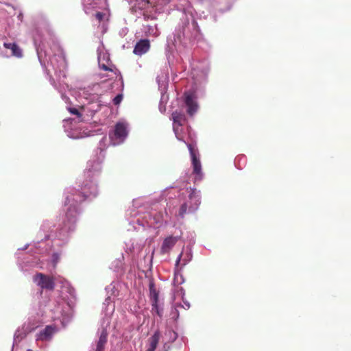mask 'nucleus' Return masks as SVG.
Wrapping results in <instances>:
<instances>
[{"instance_id": "9", "label": "nucleus", "mask_w": 351, "mask_h": 351, "mask_svg": "<svg viewBox=\"0 0 351 351\" xmlns=\"http://www.w3.org/2000/svg\"><path fill=\"white\" fill-rule=\"evenodd\" d=\"M185 104L188 108L187 112L189 114L193 115L197 111V105L193 100L191 95H189L186 96Z\"/></svg>"}, {"instance_id": "18", "label": "nucleus", "mask_w": 351, "mask_h": 351, "mask_svg": "<svg viewBox=\"0 0 351 351\" xmlns=\"http://www.w3.org/2000/svg\"><path fill=\"white\" fill-rule=\"evenodd\" d=\"M187 147L189 148L191 158H193L194 156H197L193 145L189 143L187 144Z\"/></svg>"}, {"instance_id": "15", "label": "nucleus", "mask_w": 351, "mask_h": 351, "mask_svg": "<svg viewBox=\"0 0 351 351\" xmlns=\"http://www.w3.org/2000/svg\"><path fill=\"white\" fill-rule=\"evenodd\" d=\"M187 204L186 203H184L181 205L180 210H179V215L181 217H184V215L186 213L187 210Z\"/></svg>"}, {"instance_id": "6", "label": "nucleus", "mask_w": 351, "mask_h": 351, "mask_svg": "<svg viewBox=\"0 0 351 351\" xmlns=\"http://www.w3.org/2000/svg\"><path fill=\"white\" fill-rule=\"evenodd\" d=\"M56 331V328L52 326H47L45 329L40 332L38 339L45 341L49 340Z\"/></svg>"}, {"instance_id": "19", "label": "nucleus", "mask_w": 351, "mask_h": 351, "mask_svg": "<svg viewBox=\"0 0 351 351\" xmlns=\"http://www.w3.org/2000/svg\"><path fill=\"white\" fill-rule=\"evenodd\" d=\"M104 15L105 14L104 13H102L101 12H97L95 14V16L97 19V20H98L99 22H101L104 19Z\"/></svg>"}, {"instance_id": "1", "label": "nucleus", "mask_w": 351, "mask_h": 351, "mask_svg": "<svg viewBox=\"0 0 351 351\" xmlns=\"http://www.w3.org/2000/svg\"><path fill=\"white\" fill-rule=\"evenodd\" d=\"M34 281L43 289L53 291L55 288V279L53 276L38 273L34 276Z\"/></svg>"}, {"instance_id": "20", "label": "nucleus", "mask_w": 351, "mask_h": 351, "mask_svg": "<svg viewBox=\"0 0 351 351\" xmlns=\"http://www.w3.org/2000/svg\"><path fill=\"white\" fill-rule=\"evenodd\" d=\"M143 18L145 21H148V20H153L155 19L154 16H153L152 15L149 14L147 11H145L143 12Z\"/></svg>"}, {"instance_id": "22", "label": "nucleus", "mask_w": 351, "mask_h": 351, "mask_svg": "<svg viewBox=\"0 0 351 351\" xmlns=\"http://www.w3.org/2000/svg\"><path fill=\"white\" fill-rule=\"evenodd\" d=\"M83 193H84V196L86 197L88 196L89 195L92 194L93 191H86V186H84V187L83 189Z\"/></svg>"}, {"instance_id": "8", "label": "nucleus", "mask_w": 351, "mask_h": 351, "mask_svg": "<svg viewBox=\"0 0 351 351\" xmlns=\"http://www.w3.org/2000/svg\"><path fill=\"white\" fill-rule=\"evenodd\" d=\"M3 46L6 49H9L12 51V55L17 58H21L23 56V52L21 49L16 43H4Z\"/></svg>"}, {"instance_id": "23", "label": "nucleus", "mask_w": 351, "mask_h": 351, "mask_svg": "<svg viewBox=\"0 0 351 351\" xmlns=\"http://www.w3.org/2000/svg\"><path fill=\"white\" fill-rule=\"evenodd\" d=\"M101 67V69H102L103 70H104V71H112V69H110L108 66H106V65H105V64H102Z\"/></svg>"}, {"instance_id": "16", "label": "nucleus", "mask_w": 351, "mask_h": 351, "mask_svg": "<svg viewBox=\"0 0 351 351\" xmlns=\"http://www.w3.org/2000/svg\"><path fill=\"white\" fill-rule=\"evenodd\" d=\"M123 99V95L122 94H118L114 99H113V104L114 105H119Z\"/></svg>"}, {"instance_id": "26", "label": "nucleus", "mask_w": 351, "mask_h": 351, "mask_svg": "<svg viewBox=\"0 0 351 351\" xmlns=\"http://www.w3.org/2000/svg\"><path fill=\"white\" fill-rule=\"evenodd\" d=\"M90 188H92V189H95V186H94V185H92V186H90Z\"/></svg>"}, {"instance_id": "14", "label": "nucleus", "mask_w": 351, "mask_h": 351, "mask_svg": "<svg viewBox=\"0 0 351 351\" xmlns=\"http://www.w3.org/2000/svg\"><path fill=\"white\" fill-rule=\"evenodd\" d=\"M152 312L156 313L160 317L162 316V309L159 308L158 303H152Z\"/></svg>"}, {"instance_id": "12", "label": "nucleus", "mask_w": 351, "mask_h": 351, "mask_svg": "<svg viewBox=\"0 0 351 351\" xmlns=\"http://www.w3.org/2000/svg\"><path fill=\"white\" fill-rule=\"evenodd\" d=\"M107 342V335L102 332L99 337L95 351H104V346Z\"/></svg>"}, {"instance_id": "11", "label": "nucleus", "mask_w": 351, "mask_h": 351, "mask_svg": "<svg viewBox=\"0 0 351 351\" xmlns=\"http://www.w3.org/2000/svg\"><path fill=\"white\" fill-rule=\"evenodd\" d=\"M154 6L150 0H136L135 7L141 10H145Z\"/></svg>"}, {"instance_id": "10", "label": "nucleus", "mask_w": 351, "mask_h": 351, "mask_svg": "<svg viewBox=\"0 0 351 351\" xmlns=\"http://www.w3.org/2000/svg\"><path fill=\"white\" fill-rule=\"evenodd\" d=\"M192 160V165H193V173L199 177L202 176V165L200 160L197 158V156H194Z\"/></svg>"}, {"instance_id": "17", "label": "nucleus", "mask_w": 351, "mask_h": 351, "mask_svg": "<svg viewBox=\"0 0 351 351\" xmlns=\"http://www.w3.org/2000/svg\"><path fill=\"white\" fill-rule=\"evenodd\" d=\"M154 219L156 220V223L157 224H160L162 223L163 221V217H162V214L159 213H158L155 217H154Z\"/></svg>"}, {"instance_id": "7", "label": "nucleus", "mask_w": 351, "mask_h": 351, "mask_svg": "<svg viewBox=\"0 0 351 351\" xmlns=\"http://www.w3.org/2000/svg\"><path fill=\"white\" fill-rule=\"evenodd\" d=\"M160 338V333L158 330H156L154 335L149 339V348L147 351H155L159 340Z\"/></svg>"}, {"instance_id": "2", "label": "nucleus", "mask_w": 351, "mask_h": 351, "mask_svg": "<svg viewBox=\"0 0 351 351\" xmlns=\"http://www.w3.org/2000/svg\"><path fill=\"white\" fill-rule=\"evenodd\" d=\"M128 135L127 126L125 123L119 122L114 126L112 133H110V138L114 141L117 140L119 143L123 142Z\"/></svg>"}, {"instance_id": "25", "label": "nucleus", "mask_w": 351, "mask_h": 351, "mask_svg": "<svg viewBox=\"0 0 351 351\" xmlns=\"http://www.w3.org/2000/svg\"><path fill=\"white\" fill-rule=\"evenodd\" d=\"M74 199L76 202H81V201L84 200V198H83V199Z\"/></svg>"}, {"instance_id": "21", "label": "nucleus", "mask_w": 351, "mask_h": 351, "mask_svg": "<svg viewBox=\"0 0 351 351\" xmlns=\"http://www.w3.org/2000/svg\"><path fill=\"white\" fill-rule=\"evenodd\" d=\"M69 112L75 115H77L78 117H80L82 116L81 113L79 112V110L74 108H70Z\"/></svg>"}, {"instance_id": "4", "label": "nucleus", "mask_w": 351, "mask_h": 351, "mask_svg": "<svg viewBox=\"0 0 351 351\" xmlns=\"http://www.w3.org/2000/svg\"><path fill=\"white\" fill-rule=\"evenodd\" d=\"M180 237L169 236L165 238L162 242L160 252L162 254H168L176 244Z\"/></svg>"}, {"instance_id": "13", "label": "nucleus", "mask_w": 351, "mask_h": 351, "mask_svg": "<svg viewBox=\"0 0 351 351\" xmlns=\"http://www.w3.org/2000/svg\"><path fill=\"white\" fill-rule=\"evenodd\" d=\"M149 291H150V298H151L152 303H158V292L154 288V285H150Z\"/></svg>"}, {"instance_id": "3", "label": "nucleus", "mask_w": 351, "mask_h": 351, "mask_svg": "<svg viewBox=\"0 0 351 351\" xmlns=\"http://www.w3.org/2000/svg\"><path fill=\"white\" fill-rule=\"evenodd\" d=\"M171 117L173 121V131L179 141H183L182 136L179 133V130L185 121V117L182 113L178 111L173 112Z\"/></svg>"}, {"instance_id": "24", "label": "nucleus", "mask_w": 351, "mask_h": 351, "mask_svg": "<svg viewBox=\"0 0 351 351\" xmlns=\"http://www.w3.org/2000/svg\"><path fill=\"white\" fill-rule=\"evenodd\" d=\"M181 256H182V254L179 256L178 260L176 261V265H178L180 261V258H181Z\"/></svg>"}, {"instance_id": "5", "label": "nucleus", "mask_w": 351, "mask_h": 351, "mask_svg": "<svg viewBox=\"0 0 351 351\" xmlns=\"http://www.w3.org/2000/svg\"><path fill=\"white\" fill-rule=\"evenodd\" d=\"M150 43L148 39H141L134 46L133 53L137 56L146 53L150 49Z\"/></svg>"}]
</instances>
